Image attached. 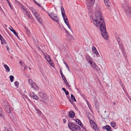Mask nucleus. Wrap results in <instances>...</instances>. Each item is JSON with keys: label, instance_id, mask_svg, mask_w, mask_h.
I'll return each mask as SVG.
<instances>
[{"label": "nucleus", "instance_id": "nucleus-14", "mask_svg": "<svg viewBox=\"0 0 131 131\" xmlns=\"http://www.w3.org/2000/svg\"><path fill=\"white\" fill-rule=\"evenodd\" d=\"M32 93L33 94V95L29 94L31 98H33L35 100H38L39 98L38 96L37 95H35V94L33 93V92H32Z\"/></svg>", "mask_w": 131, "mask_h": 131}, {"label": "nucleus", "instance_id": "nucleus-3", "mask_svg": "<svg viewBox=\"0 0 131 131\" xmlns=\"http://www.w3.org/2000/svg\"><path fill=\"white\" fill-rule=\"evenodd\" d=\"M68 127L71 130L73 131H76L80 129V127L77 125L74 124L72 123H69L68 124Z\"/></svg>", "mask_w": 131, "mask_h": 131}, {"label": "nucleus", "instance_id": "nucleus-13", "mask_svg": "<svg viewBox=\"0 0 131 131\" xmlns=\"http://www.w3.org/2000/svg\"><path fill=\"white\" fill-rule=\"evenodd\" d=\"M128 17L131 19V8L129 9L128 11L125 12Z\"/></svg>", "mask_w": 131, "mask_h": 131}, {"label": "nucleus", "instance_id": "nucleus-61", "mask_svg": "<svg viewBox=\"0 0 131 131\" xmlns=\"http://www.w3.org/2000/svg\"><path fill=\"white\" fill-rule=\"evenodd\" d=\"M63 123L64 124H65V123H66V119L65 118H63Z\"/></svg>", "mask_w": 131, "mask_h": 131}, {"label": "nucleus", "instance_id": "nucleus-31", "mask_svg": "<svg viewBox=\"0 0 131 131\" xmlns=\"http://www.w3.org/2000/svg\"><path fill=\"white\" fill-rule=\"evenodd\" d=\"M89 63L90 64V66L91 67H93V66L95 64V63L93 61H93H91V62H89Z\"/></svg>", "mask_w": 131, "mask_h": 131}, {"label": "nucleus", "instance_id": "nucleus-63", "mask_svg": "<svg viewBox=\"0 0 131 131\" xmlns=\"http://www.w3.org/2000/svg\"><path fill=\"white\" fill-rule=\"evenodd\" d=\"M85 101L88 105V104H89L90 103L88 100L86 99V100H85Z\"/></svg>", "mask_w": 131, "mask_h": 131}, {"label": "nucleus", "instance_id": "nucleus-53", "mask_svg": "<svg viewBox=\"0 0 131 131\" xmlns=\"http://www.w3.org/2000/svg\"><path fill=\"white\" fill-rule=\"evenodd\" d=\"M64 92L65 93V94L66 95H68L69 94V92L67 90L65 92Z\"/></svg>", "mask_w": 131, "mask_h": 131}, {"label": "nucleus", "instance_id": "nucleus-34", "mask_svg": "<svg viewBox=\"0 0 131 131\" xmlns=\"http://www.w3.org/2000/svg\"><path fill=\"white\" fill-rule=\"evenodd\" d=\"M23 98L25 99V98H26L27 100L28 101H30V100L29 99V98L27 97V96L25 94H24L23 95Z\"/></svg>", "mask_w": 131, "mask_h": 131}, {"label": "nucleus", "instance_id": "nucleus-37", "mask_svg": "<svg viewBox=\"0 0 131 131\" xmlns=\"http://www.w3.org/2000/svg\"><path fill=\"white\" fill-rule=\"evenodd\" d=\"M30 9L31 10L32 13L34 14H35V13H36V11L34 9L32 8H30Z\"/></svg>", "mask_w": 131, "mask_h": 131}, {"label": "nucleus", "instance_id": "nucleus-30", "mask_svg": "<svg viewBox=\"0 0 131 131\" xmlns=\"http://www.w3.org/2000/svg\"><path fill=\"white\" fill-rule=\"evenodd\" d=\"M68 39L69 40L73 39V36H72L70 34V35H68Z\"/></svg>", "mask_w": 131, "mask_h": 131}, {"label": "nucleus", "instance_id": "nucleus-38", "mask_svg": "<svg viewBox=\"0 0 131 131\" xmlns=\"http://www.w3.org/2000/svg\"><path fill=\"white\" fill-rule=\"evenodd\" d=\"M60 73L61 75V77H62V78H63L64 77V76L63 73H62V69H61V68H60Z\"/></svg>", "mask_w": 131, "mask_h": 131}, {"label": "nucleus", "instance_id": "nucleus-32", "mask_svg": "<svg viewBox=\"0 0 131 131\" xmlns=\"http://www.w3.org/2000/svg\"><path fill=\"white\" fill-rule=\"evenodd\" d=\"M2 102H3V104L4 105H5L7 104V103H8L7 101L5 99H3L2 100Z\"/></svg>", "mask_w": 131, "mask_h": 131}, {"label": "nucleus", "instance_id": "nucleus-59", "mask_svg": "<svg viewBox=\"0 0 131 131\" xmlns=\"http://www.w3.org/2000/svg\"><path fill=\"white\" fill-rule=\"evenodd\" d=\"M62 90L64 92H65L67 91L64 88H62Z\"/></svg>", "mask_w": 131, "mask_h": 131}, {"label": "nucleus", "instance_id": "nucleus-42", "mask_svg": "<svg viewBox=\"0 0 131 131\" xmlns=\"http://www.w3.org/2000/svg\"><path fill=\"white\" fill-rule=\"evenodd\" d=\"M3 37L1 35H0V40H1V43L2 44L3 43V42H2V39H3Z\"/></svg>", "mask_w": 131, "mask_h": 131}, {"label": "nucleus", "instance_id": "nucleus-56", "mask_svg": "<svg viewBox=\"0 0 131 131\" xmlns=\"http://www.w3.org/2000/svg\"><path fill=\"white\" fill-rule=\"evenodd\" d=\"M26 32L27 33V35H29V34L30 31L28 29L26 30Z\"/></svg>", "mask_w": 131, "mask_h": 131}, {"label": "nucleus", "instance_id": "nucleus-44", "mask_svg": "<svg viewBox=\"0 0 131 131\" xmlns=\"http://www.w3.org/2000/svg\"><path fill=\"white\" fill-rule=\"evenodd\" d=\"M36 19H37V20H38V21L40 23V24H41V23H42V21H41L42 20L39 17V18H37Z\"/></svg>", "mask_w": 131, "mask_h": 131}, {"label": "nucleus", "instance_id": "nucleus-19", "mask_svg": "<svg viewBox=\"0 0 131 131\" xmlns=\"http://www.w3.org/2000/svg\"><path fill=\"white\" fill-rule=\"evenodd\" d=\"M34 108L35 110L37 112V113L38 114L40 115H41L42 114V112L36 106H35Z\"/></svg>", "mask_w": 131, "mask_h": 131}, {"label": "nucleus", "instance_id": "nucleus-54", "mask_svg": "<svg viewBox=\"0 0 131 131\" xmlns=\"http://www.w3.org/2000/svg\"><path fill=\"white\" fill-rule=\"evenodd\" d=\"M125 92V94H126V96L128 98H129V97L130 96H129L128 93H126Z\"/></svg>", "mask_w": 131, "mask_h": 131}, {"label": "nucleus", "instance_id": "nucleus-10", "mask_svg": "<svg viewBox=\"0 0 131 131\" xmlns=\"http://www.w3.org/2000/svg\"><path fill=\"white\" fill-rule=\"evenodd\" d=\"M75 114L73 111H70L69 112L68 116L69 117L72 118L74 117Z\"/></svg>", "mask_w": 131, "mask_h": 131}, {"label": "nucleus", "instance_id": "nucleus-55", "mask_svg": "<svg viewBox=\"0 0 131 131\" xmlns=\"http://www.w3.org/2000/svg\"><path fill=\"white\" fill-rule=\"evenodd\" d=\"M81 126L82 127V128L85 130V131H87V130H86V129L85 127V126H83V125H82V126Z\"/></svg>", "mask_w": 131, "mask_h": 131}, {"label": "nucleus", "instance_id": "nucleus-28", "mask_svg": "<svg viewBox=\"0 0 131 131\" xmlns=\"http://www.w3.org/2000/svg\"><path fill=\"white\" fill-rule=\"evenodd\" d=\"M111 125L112 127L115 128L116 125V122H112L111 123Z\"/></svg>", "mask_w": 131, "mask_h": 131}, {"label": "nucleus", "instance_id": "nucleus-36", "mask_svg": "<svg viewBox=\"0 0 131 131\" xmlns=\"http://www.w3.org/2000/svg\"><path fill=\"white\" fill-rule=\"evenodd\" d=\"M9 78L11 82H12L13 81V79L14 78V76L12 75H10L9 76Z\"/></svg>", "mask_w": 131, "mask_h": 131}, {"label": "nucleus", "instance_id": "nucleus-35", "mask_svg": "<svg viewBox=\"0 0 131 131\" xmlns=\"http://www.w3.org/2000/svg\"><path fill=\"white\" fill-rule=\"evenodd\" d=\"M60 8L61 11V14H65V11L63 7L62 6H61V7Z\"/></svg>", "mask_w": 131, "mask_h": 131}, {"label": "nucleus", "instance_id": "nucleus-50", "mask_svg": "<svg viewBox=\"0 0 131 131\" xmlns=\"http://www.w3.org/2000/svg\"><path fill=\"white\" fill-rule=\"evenodd\" d=\"M8 4L9 6L11 9H13V7L12 6L11 4L9 2L8 3Z\"/></svg>", "mask_w": 131, "mask_h": 131}, {"label": "nucleus", "instance_id": "nucleus-25", "mask_svg": "<svg viewBox=\"0 0 131 131\" xmlns=\"http://www.w3.org/2000/svg\"><path fill=\"white\" fill-rule=\"evenodd\" d=\"M104 1L106 5L108 7H110V6L109 5L110 3L109 2L108 0H104Z\"/></svg>", "mask_w": 131, "mask_h": 131}, {"label": "nucleus", "instance_id": "nucleus-46", "mask_svg": "<svg viewBox=\"0 0 131 131\" xmlns=\"http://www.w3.org/2000/svg\"><path fill=\"white\" fill-rule=\"evenodd\" d=\"M15 85L16 86H18L19 85V83L17 81H16L14 82Z\"/></svg>", "mask_w": 131, "mask_h": 131}, {"label": "nucleus", "instance_id": "nucleus-22", "mask_svg": "<svg viewBox=\"0 0 131 131\" xmlns=\"http://www.w3.org/2000/svg\"><path fill=\"white\" fill-rule=\"evenodd\" d=\"M9 28L11 31L13 32V33L14 34H17V32H16L15 30L14 29H13V28L11 26H10V28L9 27Z\"/></svg>", "mask_w": 131, "mask_h": 131}, {"label": "nucleus", "instance_id": "nucleus-24", "mask_svg": "<svg viewBox=\"0 0 131 131\" xmlns=\"http://www.w3.org/2000/svg\"><path fill=\"white\" fill-rule=\"evenodd\" d=\"M21 7L23 9H24V10L25 12L26 13H28V10L27 9V8H26V7H25L24 6L22 5H21Z\"/></svg>", "mask_w": 131, "mask_h": 131}, {"label": "nucleus", "instance_id": "nucleus-15", "mask_svg": "<svg viewBox=\"0 0 131 131\" xmlns=\"http://www.w3.org/2000/svg\"><path fill=\"white\" fill-rule=\"evenodd\" d=\"M94 105L95 106L96 108L98 110H99V103L96 100L94 102Z\"/></svg>", "mask_w": 131, "mask_h": 131}, {"label": "nucleus", "instance_id": "nucleus-64", "mask_svg": "<svg viewBox=\"0 0 131 131\" xmlns=\"http://www.w3.org/2000/svg\"><path fill=\"white\" fill-rule=\"evenodd\" d=\"M32 39L33 40V41L34 42H36V40H35V38L34 37H32Z\"/></svg>", "mask_w": 131, "mask_h": 131}, {"label": "nucleus", "instance_id": "nucleus-8", "mask_svg": "<svg viewBox=\"0 0 131 131\" xmlns=\"http://www.w3.org/2000/svg\"><path fill=\"white\" fill-rule=\"evenodd\" d=\"M95 0H87L86 4L88 7H90L92 6L94 3Z\"/></svg>", "mask_w": 131, "mask_h": 131}, {"label": "nucleus", "instance_id": "nucleus-43", "mask_svg": "<svg viewBox=\"0 0 131 131\" xmlns=\"http://www.w3.org/2000/svg\"><path fill=\"white\" fill-rule=\"evenodd\" d=\"M62 15L64 20H66L65 17H66V18L67 17L65 15V13L64 14H62Z\"/></svg>", "mask_w": 131, "mask_h": 131}, {"label": "nucleus", "instance_id": "nucleus-51", "mask_svg": "<svg viewBox=\"0 0 131 131\" xmlns=\"http://www.w3.org/2000/svg\"><path fill=\"white\" fill-rule=\"evenodd\" d=\"M69 102L71 103L72 104V105H73V102L72 100H71L70 99V96H69Z\"/></svg>", "mask_w": 131, "mask_h": 131}, {"label": "nucleus", "instance_id": "nucleus-27", "mask_svg": "<svg viewBox=\"0 0 131 131\" xmlns=\"http://www.w3.org/2000/svg\"><path fill=\"white\" fill-rule=\"evenodd\" d=\"M71 99L72 101L74 102H76V100L75 99L74 96L72 94H71Z\"/></svg>", "mask_w": 131, "mask_h": 131}, {"label": "nucleus", "instance_id": "nucleus-21", "mask_svg": "<svg viewBox=\"0 0 131 131\" xmlns=\"http://www.w3.org/2000/svg\"><path fill=\"white\" fill-rule=\"evenodd\" d=\"M85 57L87 61L90 60V59H92L88 54L85 55Z\"/></svg>", "mask_w": 131, "mask_h": 131}, {"label": "nucleus", "instance_id": "nucleus-58", "mask_svg": "<svg viewBox=\"0 0 131 131\" xmlns=\"http://www.w3.org/2000/svg\"><path fill=\"white\" fill-rule=\"evenodd\" d=\"M67 25L68 26V28H69V29H70L72 31V30L71 29V27H70V25H69V24H68V25Z\"/></svg>", "mask_w": 131, "mask_h": 131}, {"label": "nucleus", "instance_id": "nucleus-57", "mask_svg": "<svg viewBox=\"0 0 131 131\" xmlns=\"http://www.w3.org/2000/svg\"><path fill=\"white\" fill-rule=\"evenodd\" d=\"M2 42H3V43L6 44V43L5 40L3 38L2 39Z\"/></svg>", "mask_w": 131, "mask_h": 131}, {"label": "nucleus", "instance_id": "nucleus-23", "mask_svg": "<svg viewBox=\"0 0 131 131\" xmlns=\"http://www.w3.org/2000/svg\"><path fill=\"white\" fill-rule=\"evenodd\" d=\"M121 50L123 56H125L126 55V53L124 50L123 48V46H121Z\"/></svg>", "mask_w": 131, "mask_h": 131}, {"label": "nucleus", "instance_id": "nucleus-12", "mask_svg": "<svg viewBox=\"0 0 131 131\" xmlns=\"http://www.w3.org/2000/svg\"><path fill=\"white\" fill-rule=\"evenodd\" d=\"M103 129H106L107 131H111V128L109 125H106L103 127Z\"/></svg>", "mask_w": 131, "mask_h": 131}, {"label": "nucleus", "instance_id": "nucleus-9", "mask_svg": "<svg viewBox=\"0 0 131 131\" xmlns=\"http://www.w3.org/2000/svg\"><path fill=\"white\" fill-rule=\"evenodd\" d=\"M4 107L5 110L7 111L8 113H11V111L10 110V108L9 105L8 103H7L5 105H4Z\"/></svg>", "mask_w": 131, "mask_h": 131}, {"label": "nucleus", "instance_id": "nucleus-47", "mask_svg": "<svg viewBox=\"0 0 131 131\" xmlns=\"http://www.w3.org/2000/svg\"><path fill=\"white\" fill-rule=\"evenodd\" d=\"M41 52L43 53V55L44 56H45V58L46 59H47V57H46V54H47V53H43V51H41Z\"/></svg>", "mask_w": 131, "mask_h": 131}, {"label": "nucleus", "instance_id": "nucleus-33", "mask_svg": "<svg viewBox=\"0 0 131 131\" xmlns=\"http://www.w3.org/2000/svg\"><path fill=\"white\" fill-rule=\"evenodd\" d=\"M16 4L21 6L22 5L21 3L18 0H15Z\"/></svg>", "mask_w": 131, "mask_h": 131}, {"label": "nucleus", "instance_id": "nucleus-4", "mask_svg": "<svg viewBox=\"0 0 131 131\" xmlns=\"http://www.w3.org/2000/svg\"><path fill=\"white\" fill-rule=\"evenodd\" d=\"M28 82L29 83L31 86L35 90H38L39 88L33 82V81L31 79H29L28 80Z\"/></svg>", "mask_w": 131, "mask_h": 131}, {"label": "nucleus", "instance_id": "nucleus-18", "mask_svg": "<svg viewBox=\"0 0 131 131\" xmlns=\"http://www.w3.org/2000/svg\"><path fill=\"white\" fill-rule=\"evenodd\" d=\"M28 11L29 12H28V13H26V14L27 15V16H28V17L29 19H31L32 20H33L34 19L33 18V17L30 14L29 11L28 10Z\"/></svg>", "mask_w": 131, "mask_h": 131}, {"label": "nucleus", "instance_id": "nucleus-1", "mask_svg": "<svg viewBox=\"0 0 131 131\" xmlns=\"http://www.w3.org/2000/svg\"><path fill=\"white\" fill-rule=\"evenodd\" d=\"M95 19H92L94 25L97 27H100L102 36L104 39H108L109 37L106 28V25L102 13L100 10L96 12Z\"/></svg>", "mask_w": 131, "mask_h": 131}, {"label": "nucleus", "instance_id": "nucleus-60", "mask_svg": "<svg viewBox=\"0 0 131 131\" xmlns=\"http://www.w3.org/2000/svg\"><path fill=\"white\" fill-rule=\"evenodd\" d=\"M91 61H93V60L92 59H90V60H88L87 62H88V63H89V62H91Z\"/></svg>", "mask_w": 131, "mask_h": 131}, {"label": "nucleus", "instance_id": "nucleus-5", "mask_svg": "<svg viewBox=\"0 0 131 131\" xmlns=\"http://www.w3.org/2000/svg\"><path fill=\"white\" fill-rule=\"evenodd\" d=\"M122 6L125 11V12L131 8L130 7L128 6V2L126 1L124 2L122 5Z\"/></svg>", "mask_w": 131, "mask_h": 131}, {"label": "nucleus", "instance_id": "nucleus-41", "mask_svg": "<svg viewBox=\"0 0 131 131\" xmlns=\"http://www.w3.org/2000/svg\"><path fill=\"white\" fill-rule=\"evenodd\" d=\"M96 66H97L95 64V65H94L93 66V67H92L94 70H95L96 71L97 68Z\"/></svg>", "mask_w": 131, "mask_h": 131}, {"label": "nucleus", "instance_id": "nucleus-16", "mask_svg": "<svg viewBox=\"0 0 131 131\" xmlns=\"http://www.w3.org/2000/svg\"><path fill=\"white\" fill-rule=\"evenodd\" d=\"M62 79L63 80L64 82L65 83L66 86L68 87H70L71 86L68 83V82L65 77H64L63 78H62Z\"/></svg>", "mask_w": 131, "mask_h": 131}, {"label": "nucleus", "instance_id": "nucleus-39", "mask_svg": "<svg viewBox=\"0 0 131 131\" xmlns=\"http://www.w3.org/2000/svg\"><path fill=\"white\" fill-rule=\"evenodd\" d=\"M66 24L67 25L69 24L68 19L67 17L66 18V20H64Z\"/></svg>", "mask_w": 131, "mask_h": 131}, {"label": "nucleus", "instance_id": "nucleus-52", "mask_svg": "<svg viewBox=\"0 0 131 131\" xmlns=\"http://www.w3.org/2000/svg\"><path fill=\"white\" fill-rule=\"evenodd\" d=\"M65 32L67 34V35H70V33H69V32L67 30H66L65 31Z\"/></svg>", "mask_w": 131, "mask_h": 131}, {"label": "nucleus", "instance_id": "nucleus-49", "mask_svg": "<svg viewBox=\"0 0 131 131\" xmlns=\"http://www.w3.org/2000/svg\"><path fill=\"white\" fill-rule=\"evenodd\" d=\"M50 65L52 67H53L54 66V64L53 62L49 63Z\"/></svg>", "mask_w": 131, "mask_h": 131}, {"label": "nucleus", "instance_id": "nucleus-17", "mask_svg": "<svg viewBox=\"0 0 131 131\" xmlns=\"http://www.w3.org/2000/svg\"><path fill=\"white\" fill-rule=\"evenodd\" d=\"M75 122L80 126L83 125V124L81 122V121L78 119H75Z\"/></svg>", "mask_w": 131, "mask_h": 131}, {"label": "nucleus", "instance_id": "nucleus-40", "mask_svg": "<svg viewBox=\"0 0 131 131\" xmlns=\"http://www.w3.org/2000/svg\"><path fill=\"white\" fill-rule=\"evenodd\" d=\"M116 40L118 42V45L119 46H120V42L121 41V40L119 38V37H118V38H116Z\"/></svg>", "mask_w": 131, "mask_h": 131}, {"label": "nucleus", "instance_id": "nucleus-29", "mask_svg": "<svg viewBox=\"0 0 131 131\" xmlns=\"http://www.w3.org/2000/svg\"><path fill=\"white\" fill-rule=\"evenodd\" d=\"M80 95L83 97V99L85 100L87 99L86 97L84 94H82L81 93H80Z\"/></svg>", "mask_w": 131, "mask_h": 131}, {"label": "nucleus", "instance_id": "nucleus-62", "mask_svg": "<svg viewBox=\"0 0 131 131\" xmlns=\"http://www.w3.org/2000/svg\"><path fill=\"white\" fill-rule=\"evenodd\" d=\"M66 68H67V69L69 71H70V70L69 69V66H68V65H67L66 66Z\"/></svg>", "mask_w": 131, "mask_h": 131}, {"label": "nucleus", "instance_id": "nucleus-6", "mask_svg": "<svg viewBox=\"0 0 131 131\" xmlns=\"http://www.w3.org/2000/svg\"><path fill=\"white\" fill-rule=\"evenodd\" d=\"M90 124H92L93 125H96L95 127L94 125L93 126V128L94 129L95 131H100L99 128L96 125L95 123L94 122L93 120H91L90 121Z\"/></svg>", "mask_w": 131, "mask_h": 131}, {"label": "nucleus", "instance_id": "nucleus-26", "mask_svg": "<svg viewBox=\"0 0 131 131\" xmlns=\"http://www.w3.org/2000/svg\"><path fill=\"white\" fill-rule=\"evenodd\" d=\"M97 67L96 70V71L98 73H99V74H101V73H102L100 71V69L99 68V67L97 66H96Z\"/></svg>", "mask_w": 131, "mask_h": 131}, {"label": "nucleus", "instance_id": "nucleus-20", "mask_svg": "<svg viewBox=\"0 0 131 131\" xmlns=\"http://www.w3.org/2000/svg\"><path fill=\"white\" fill-rule=\"evenodd\" d=\"M4 67L5 68L6 71L7 72L10 71V68L7 65L5 64H4Z\"/></svg>", "mask_w": 131, "mask_h": 131}, {"label": "nucleus", "instance_id": "nucleus-7", "mask_svg": "<svg viewBox=\"0 0 131 131\" xmlns=\"http://www.w3.org/2000/svg\"><path fill=\"white\" fill-rule=\"evenodd\" d=\"M39 97L43 100H45L47 98L46 95L42 92L39 93Z\"/></svg>", "mask_w": 131, "mask_h": 131}, {"label": "nucleus", "instance_id": "nucleus-45", "mask_svg": "<svg viewBox=\"0 0 131 131\" xmlns=\"http://www.w3.org/2000/svg\"><path fill=\"white\" fill-rule=\"evenodd\" d=\"M34 15L35 16L36 19L37 18H39V17H38L39 15H38V13H35V14Z\"/></svg>", "mask_w": 131, "mask_h": 131}, {"label": "nucleus", "instance_id": "nucleus-2", "mask_svg": "<svg viewBox=\"0 0 131 131\" xmlns=\"http://www.w3.org/2000/svg\"><path fill=\"white\" fill-rule=\"evenodd\" d=\"M45 12L48 14L49 17L52 19L56 22L58 23V24H60L59 22L57 14H54L53 12H51L50 14L47 11Z\"/></svg>", "mask_w": 131, "mask_h": 131}, {"label": "nucleus", "instance_id": "nucleus-11", "mask_svg": "<svg viewBox=\"0 0 131 131\" xmlns=\"http://www.w3.org/2000/svg\"><path fill=\"white\" fill-rule=\"evenodd\" d=\"M92 49L93 53L96 54L97 57H100L99 53L97 51V50L95 47H93Z\"/></svg>", "mask_w": 131, "mask_h": 131}, {"label": "nucleus", "instance_id": "nucleus-48", "mask_svg": "<svg viewBox=\"0 0 131 131\" xmlns=\"http://www.w3.org/2000/svg\"><path fill=\"white\" fill-rule=\"evenodd\" d=\"M46 60L49 63L53 62L51 59H50L49 60H48V59H46Z\"/></svg>", "mask_w": 131, "mask_h": 131}]
</instances>
